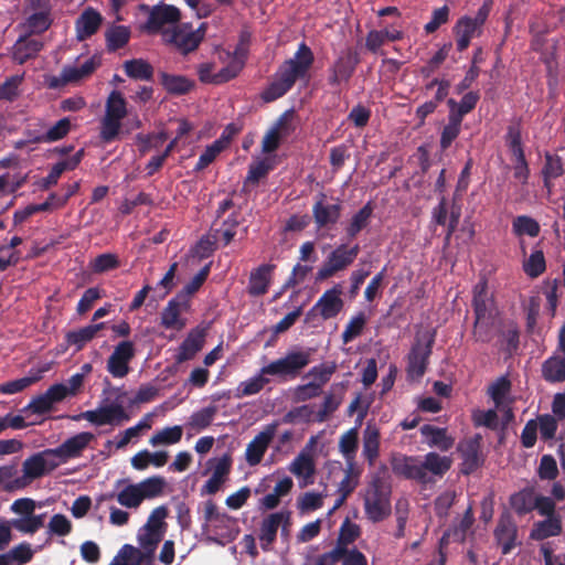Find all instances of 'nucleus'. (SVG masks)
I'll use <instances>...</instances> for the list:
<instances>
[{
  "label": "nucleus",
  "mask_w": 565,
  "mask_h": 565,
  "mask_svg": "<svg viewBox=\"0 0 565 565\" xmlns=\"http://www.w3.org/2000/svg\"><path fill=\"white\" fill-rule=\"evenodd\" d=\"M493 1L486 0L475 17L463 15L457 20L452 28L456 45L459 52L466 51L475 36H480L492 9Z\"/></svg>",
  "instance_id": "obj_2"
},
{
  "label": "nucleus",
  "mask_w": 565,
  "mask_h": 565,
  "mask_svg": "<svg viewBox=\"0 0 565 565\" xmlns=\"http://www.w3.org/2000/svg\"><path fill=\"white\" fill-rule=\"evenodd\" d=\"M119 266L120 260L118 256L113 253L100 254L90 262V269L95 274L107 273L117 269Z\"/></svg>",
  "instance_id": "obj_52"
},
{
  "label": "nucleus",
  "mask_w": 565,
  "mask_h": 565,
  "mask_svg": "<svg viewBox=\"0 0 565 565\" xmlns=\"http://www.w3.org/2000/svg\"><path fill=\"white\" fill-rule=\"evenodd\" d=\"M419 430L422 436L426 438L427 445L438 448L440 451H448L455 444V438L447 434V428L425 424Z\"/></svg>",
  "instance_id": "obj_26"
},
{
  "label": "nucleus",
  "mask_w": 565,
  "mask_h": 565,
  "mask_svg": "<svg viewBox=\"0 0 565 565\" xmlns=\"http://www.w3.org/2000/svg\"><path fill=\"white\" fill-rule=\"evenodd\" d=\"M359 63L360 57L358 52L352 49L342 51L328 70V84L332 87H337L342 83H349Z\"/></svg>",
  "instance_id": "obj_8"
},
{
  "label": "nucleus",
  "mask_w": 565,
  "mask_h": 565,
  "mask_svg": "<svg viewBox=\"0 0 565 565\" xmlns=\"http://www.w3.org/2000/svg\"><path fill=\"white\" fill-rule=\"evenodd\" d=\"M142 9L149 10L148 19L142 25V30L148 34L162 33L167 29L166 25H177L181 20V11L172 6L160 2L151 8L146 4L141 6Z\"/></svg>",
  "instance_id": "obj_6"
},
{
  "label": "nucleus",
  "mask_w": 565,
  "mask_h": 565,
  "mask_svg": "<svg viewBox=\"0 0 565 565\" xmlns=\"http://www.w3.org/2000/svg\"><path fill=\"white\" fill-rule=\"evenodd\" d=\"M105 116L122 120L127 116V102L119 90H113L105 106Z\"/></svg>",
  "instance_id": "obj_40"
},
{
  "label": "nucleus",
  "mask_w": 565,
  "mask_h": 565,
  "mask_svg": "<svg viewBox=\"0 0 565 565\" xmlns=\"http://www.w3.org/2000/svg\"><path fill=\"white\" fill-rule=\"evenodd\" d=\"M120 128L121 120L104 116V118L102 119L99 134L102 141L105 143H110L115 141L119 135Z\"/></svg>",
  "instance_id": "obj_60"
},
{
  "label": "nucleus",
  "mask_w": 565,
  "mask_h": 565,
  "mask_svg": "<svg viewBox=\"0 0 565 565\" xmlns=\"http://www.w3.org/2000/svg\"><path fill=\"white\" fill-rule=\"evenodd\" d=\"M482 437L477 434L471 438L460 441L457 446L458 452H460L462 462L460 471L465 476H469L475 472L481 465L482 458L480 456Z\"/></svg>",
  "instance_id": "obj_14"
},
{
  "label": "nucleus",
  "mask_w": 565,
  "mask_h": 565,
  "mask_svg": "<svg viewBox=\"0 0 565 565\" xmlns=\"http://www.w3.org/2000/svg\"><path fill=\"white\" fill-rule=\"evenodd\" d=\"M72 420L78 422L86 419L96 426L105 425H119L130 419L129 414L125 411L124 406L119 403H111L106 406H100L96 409L82 412L77 415L68 416Z\"/></svg>",
  "instance_id": "obj_7"
},
{
  "label": "nucleus",
  "mask_w": 565,
  "mask_h": 565,
  "mask_svg": "<svg viewBox=\"0 0 565 565\" xmlns=\"http://www.w3.org/2000/svg\"><path fill=\"white\" fill-rule=\"evenodd\" d=\"M205 335V329L200 327L192 329L179 347L175 355L177 363L192 360L203 349Z\"/></svg>",
  "instance_id": "obj_22"
},
{
  "label": "nucleus",
  "mask_w": 565,
  "mask_h": 565,
  "mask_svg": "<svg viewBox=\"0 0 565 565\" xmlns=\"http://www.w3.org/2000/svg\"><path fill=\"white\" fill-rule=\"evenodd\" d=\"M359 253L360 246L358 244L350 248L345 244L339 245L328 255L327 259L317 271L316 280H326L334 276L337 273L347 269L353 264Z\"/></svg>",
  "instance_id": "obj_5"
},
{
  "label": "nucleus",
  "mask_w": 565,
  "mask_h": 565,
  "mask_svg": "<svg viewBox=\"0 0 565 565\" xmlns=\"http://www.w3.org/2000/svg\"><path fill=\"white\" fill-rule=\"evenodd\" d=\"M277 424L267 425L246 446L245 460L249 467L259 465L276 435Z\"/></svg>",
  "instance_id": "obj_13"
},
{
  "label": "nucleus",
  "mask_w": 565,
  "mask_h": 565,
  "mask_svg": "<svg viewBox=\"0 0 565 565\" xmlns=\"http://www.w3.org/2000/svg\"><path fill=\"white\" fill-rule=\"evenodd\" d=\"M359 447V433L356 428L345 431L339 440V449L345 459L348 468L355 466V456Z\"/></svg>",
  "instance_id": "obj_34"
},
{
  "label": "nucleus",
  "mask_w": 565,
  "mask_h": 565,
  "mask_svg": "<svg viewBox=\"0 0 565 565\" xmlns=\"http://www.w3.org/2000/svg\"><path fill=\"white\" fill-rule=\"evenodd\" d=\"M116 498L117 502L128 509H137L142 503V497L140 494L137 483H129L118 493L110 492L104 493L99 497L98 501H107Z\"/></svg>",
  "instance_id": "obj_27"
},
{
  "label": "nucleus",
  "mask_w": 565,
  "mask_h": 565,
  "mask_svg": "<svg viewBox=\"0 0 565 565\" xmlns=\"http://www.w3.org/2000/svg\"><path fill=\"white\" fill-rule=\"evenodd\" d=\"M451 466L452 459L449 456H440L435 451L426 454L422 461V468L425 473H431L439 478L444 477Z\"/></svg>",
  "instance_id": "obj_32"
},
{
  "label": "nucleus",
  "mask_w": 565,
  "mask_h": 565,
  "mask_svg": "<svg viewBox=\"0 0 565 565\" xmlns=\"http://www.w3.org/2000/svg\"><path fill=\"white\" fill-rule=\"evenodd\" d=\"M324 194L320 195V199L312 206V215L317 228H327L338 223L342 206L339 203L328 204L324 203Z\"/></svg>",
  "instance_id": "obj_21"
},
{
  "label": "nucleus",
  "mask_w": 565,
  "mask_h": 565,
  "mask_svg": "<svg viewBox=\"0 0 565 565\" xmlns=\"http://www.w3.org/2000/svg\"><path fill=\"white\" fill-rule=\"evenodd\" d=\"M126 75L136 81H152L153 66L143 58H132L124 63Z\"/></svg>",
  "instance_id": "obj_35"
},
{
  "label": "nucleus",
  "mask_w": 565,
  "mask_h": 565,
  "mask_svg": "<svg viewBox=\"0 0 565 565\" xmlns=\"http://www.w3.org/2000/svg\"><path fill=\"white\" fill-rule=\"evenodd\" d=\"M451 47V43L444 44L427 62L426 65L420 67L422 76L428 78L430 77L439 66L446 61L449 54V50Z\"/></svg>",
  "instance_id": "obj_55"
},
{
  "label": "nucleus",
  "mask_w": 565,
  "mask_h": 565,
  "mask_svg": "<svg viewBox=\"0 0 565 565\" xmlns=\"http://www.w3.org/2000/svg\"><path fill=\"white\" fill-rule=\"evenodd\" d=\"M494 319L475 320L472 337L475 341L489 343L493 338Z\"/></svg>",
  "instance_id": "obj_64"
},
{
  "label": "nucleus",
  "mask_w": 565,
  "mask_h": 565,
  "mask_svg": "<svg viewBox=\"0 0 565 565\" xmlns=\"http://www.w3.org/2000/svg\"><path fill=\"white\" fill-rule=\"evenodd\" d=\"M160 84L171 95L180 96L191 92L195 83L184 75H173L166 72H161Z\"/></svg>",
  "instance_id": "obj_28"
},
{
  "label": "nucleus",
  "mask_w": 565,
  "mask_h": 565,
  "mask_svg": "<svg viewBox=\"0 0 565 565\" xmlns=\"http://www.w3.org/2000/svg\"><path fill=\"white\" fill-rule=\"evenodd\" d=\"M461 124L462 121L460 119H457L454 116H448V122L444 126L439 140L440 149L443 151H446L458 138L461 131Z\"/></svg>",
  "instance_id": "obj_47"
},
{
  "label": "nucleus",
  "mask_w": 565,
  "mask_h": 565,
  "mask_svg": "<svg viewBox=\"0 0 565 565\" xmlns=\"http://www.w3.org/2000/svg\"><path fill=\"white\" fill-rule=\"evenodd\" d=\"M360 535V526L351 522L349 519H345L340 526L335 545L342 547L343 550H347L348 546L354 543Z\"/></svg>",
  "instance_id": "obj_48"
},
{
  "label": "nucleus",
  "mask_w": 565,
  "mask_h": 565,
  "mask_svg": "<svg viewBox=\"0 0 565 565\" xmlns=\"http://www.w3.org/2000/svg\"><path fill=\"white\" fill-rule=\"evenodd\" d=\"M96 68V63L93 58L85 61L79 66H65L62 70L63 83H73L90 75Z\"/></svg>",
  "instance_id": "obj_42"
},
{
  "label": "nucleus",
  "mask_w": 565,
  "mask_h": 565,
  "mask_svg": "<svg viewBox=\"0 0 565 565\" xmlns=\"http://www.w3.org/2000/svg\"><path fill=\"white\" fill-rule=\"evenodd\" d=\"M511 390V382L507 376H500L488 388V394L494 402L495 406H500Z\"/></svg>",
  "instance_id": "obj_63"
},
{
  "label": "nucleus",
  "mask_w": 565,
  "mask_h": 565,
  "mask_svg": "<svg viewBox=\"0 0 565 565\" xmlns=\"http://www.w3.org/2000/svg\"><path fill=\"white\" fill-rule=\"evenodd\" d=\"M222 143L223 141H213L204 149L194 167L195 172L204 170L216 159L224 150Z\"/></svg>",
  "instance_id": "obj_62"
},
{
  "label": "nucleus",
  "mask_w": 565,
  "mask_h": 565,
  "mask_svg": "<svg viewBox=\"0 0 565 565\" xmlns=\"http://www.w3.org/2000/svg\"><path fill=\"white\" fill-rule=\"evenodd\" d=\"M207 463L213 471L211 478L202 487V494H215L231 473L232 457L230 454H224L220 458L210 459Z\"/></svg>",
  "instance_id": "obj_16"
},
{
  "label": "nucleus",
  "mask_w": 565,
  "mask_h": 565,
  "mask_svg": "<svg viewBox=\"0 0 565 565\" xmlns=\"http://www.w3.org/2000/svg\"><path fill=\"white\" fill-rule=\"evenodd\" d=\"M71 120L68 118L60 119L45 134L33 138L34 142H55L63 139L71 131Z\"/></svg>",
  "instance_id": "obj_44"
},
{
  "label": "nucleus",
  "mask_w": 565,
  "mask_h": 565,
  "mask_svg": "<svg viewBox=\"0 0 565 565\" xmlns=\"http://www.w3.org/2000/svg\"><path fill=\"white\" fill-rule=\"evenodd\" d=\"M341 295V285H335L331 289L326 290L311 308L310 312L318 311L323 320L335 318L344 306Z\"/></svg>",
  "instance_id": "obj_18"
},
{
  "label": "nucleus",
  "mask_w": 565,
  "mask_h": 565,
  "mask_svg": "<svg viewBox=\"0 0 565 565\" xmlns=\"http://www.w3.org/2000/svg\"><path fill=\"white\" fill-rule=\"evenodd\" d=\"M513 231L516 235L535 237L540 233V224L532 217L521 215L513 221Z\"/></svg>",
  "instance_id": "obj_58"
},
{
  "label": "nucleus",
  "mask_w": 565,
  "mask_h": 565,
  "mask_svg": "<svg viewBox=\"0 0 565 565\" xmlns=\"http://www.w3.org/2000/svg\"><path fill=\"white\" fill-rule=\"evenodd\" d=\"M105 328V322L88 324L77 330L68 331L65 334V341L68 345L75 347L76 351H81L86 343L92 341L96 334Z\"/></svg>",
  "instance_id": "obj_29"
},
{
  "label": "nucleus",
  "mask_w": 565,
  "mask_h": 565,
  "mask_svg": "<svg viewBox=\"0 0 565 565\" xmlns=\"http://www.w3.org/2000/svg\"><path fill=\"white\" fill-rule=\"evenodd\" d=\"M44 457H54V456L46 454V449H45L42 452L32 455L31 457H29L24 460L23 472H24L25 478L33 480V479H38L46 473L45 469H44Z\"/></svg>",
  "instance_id": "obj_41"
},
{
  "label": "nucleus",
  "mask_w": 565,
  "mask_h": 565,
  "mask_svg": "<svg viewBox=\"0 0 565 565\" xmlns=\"http://www.w3.org/2000/svg\"><path fill=\"white\" fill-rule=\"evenodd\" d=\"M393 472L407 480H415L422 484L431 481L430 477L423 471L422 461L415 456H396L391 461Z\"/></svg>",
  "instance_id": "obj_12"
},
{
  "label": "nucleus",
  "mask_w": 565,
  "mask_h": 565,
  "mask_svg": "<svg viewBox=\"0 0 565 565\" xmlns=\"http://www.w3.org/2000/svg\"><path fill=\"white\" fill-rule=\"evenodd\" d=\"M244 65L242 61H237L233 57L226 66L214 74V85L224 84L235 78L241 73Z\"/></svg>",
  "instance_id": "obj_61"
},
{
  "label": "nucleus",
  "mask_w": 565,
  "mask_h": 565,
  "mask_svg": "<svg viewBox=\"0 0 565 565\" xmlns=\"http://www.w3.org/2000/svg\"><path fill=\"white\" fill-rule=\"evenodd\" d=\"M310 362L311 350L289 351L285 356L263 366L253 377L241 382L236 387L235 397L242 398L258 394L270 382L268 375L277 376L282 381L295 380Z\"/></svg>",
  "instance_id": "obj_1"
},
{
  "label": "nucleus",
  "mask_w": 565,
  "mask_h": 565,
  "mask_svg": "<svg viewBox=\"0 0 565 565\" xmlns=\"http://www.w3.org/2000/svg\"><path fill=\"white\" fill-rule=\"evenodd\" d=\"M372 215L373 206L371 202H367L352 216L345 228L347 236L351 239L355 238L370 224Z\"/></svg>",
  "instance_id": "obj_36"
},
{
  "label": "nucleus",
  "mask_w": 565,
  "mask_h": 565,
  "mask_svg": "<svg viewBox=\"0 0 565 565\" xmlns=\"http://www.w3.org/2000/svg\"><path fill=\"white\" fill-rule=\"evenodd\" d=\"M166 43L173 45L182 55L194 52L201 44L200 39L192 33L190 23H179L163 31Z\"/></svg>",
  "instance_id": "obj_9"
},
{
  "label": "nucleus",
  "mask_w": 565,
  "mask_h": 565,
  "mask_svg": "<svg viewBox=\"0 0 565 565\" xmlns=\"http://www.w3.org/2000/svg\"><path fill=\"white\" fill-rule=\"evenodd\" d=\"M45 514L28 515L20 519H13L11 525L19 532L34 534L44 524Z\"/></svg>",
  "instance_id": "obj_49"
},
{
  "label": "nucleus",
  "mask_w": 565,
  "mask_h": 565,
  "mask_svg": "<svg viewBox=\"0 0 565 565\" xmlns=\"http://www.w3.org/2000/svg\"><path fill=\"white\" fill-rule=\"evenodd\" d=\"M365 323L366 317L363 312H360L356 316L352 317L348 322L344 331L342 332L343 343H349L355 338H358L362 333Z\"/></svg>",
  "instance_id": "obj_59"
},
{
  "label": "nucleus",
  "mask_w": 565,
  "mask_h": 565,
  "mask_svg": "<svg viewBox=\"0 0 565 565\" xmlns=\"http://www.w3.org/2000/svg\"><path fill=\"white\" fill-rule=\"evenodd\" d=\"M295 119V110L288 109L285 110L270 127L282 138L289 137L295 130L296 126L294 125Z\"/></svg>",
  "instance_id": "obj_57"
},
{
  "label": "nucleus",
  "mask_w": 565,
  "mask_h": 565,
  "mask_svg": "<svg viewBox=\"0 0 565 565\" xmlns=\"http://www.w3.org/2000/svg\"><path fill=\"white\" fill-rule=\"evenodd\" d=\"M289 470L297 477L311 478L315 473V463L308 455L300 454L292 460Z\"/></svg>",
  "instance_id": "obj_54"
},
{
  "label": "nucleus",
  "mask_w": 565,
  "mask_h": 565,
  "mask_svg": "<svg viewBox=\"0 0 565 565\" xmlns=\"http://www.w3.org/2000/svg\"><path fill=\"white\" fill-rule=\"evenodd\" d=\"M43 49V43L39 39L21 36L13 46V60L19 64H24L33 58Z\"/></svg>",
  "instance_id": "obj_30"
},
{
  "label": "nucleus",
  "mask_w": 565,
  "mask_h": 565,
  "mask_svg": "<svg viewBox=\"0 0 565 565\" xmlns=\"http://www.w3.org/2000/svg\"><path fill=\"white\" fill-rule=\"evenodd\" d=\"M182 435H183V429L179 425H175L172 427H166V428L157 431L154 435H152L149 443L152 446L175 445L181 440Z\"/></svg>",
  "instance_id": "obj_46"
},
{
  "label": "nucleus",
  "mask_w": 565,
  "mask_h": 565,
  "mask_svg": "<svg viewBox=\"0 0 565 565\" xmlns=\"http://www.w3.org/2000/svg\"><path fill=\"white\" fill-rule=\"evenodd\" d=\"M290 89L291 88L282 82L279 76H276L275 79L262 92L260 97L265 103H273L286 95Z\"/></svg>",
  "instance_id": "obj_56"
},
{
  "label": "nucleus",
  "mask_w": 565,
  "mask_h": 565,
  "mask_svg": "<svg viewBox=\"0 0 565 565\" xmlns=\"http://www.w3.org/2000/svg\"><path fill=\"white\" fill-rule=\"evenodd\" d=\"M315 62L311 49L301 42L294 56L286 60L278 68L275 76H279L290 88L298 79L306 78Z\"/></svg>",
  "instance_id": "obj_4"
},
{
  "label": "nucleus",
  "mask_w": 565,
  "mask_h": 565,
  "mask_svg": "<svg viewBox=\"0 0 565 565\" xmlns=\"http://www.w3.org/2000/svg\"><path fill=\"white\" fill-rule=\"evenodd\" d=\"M545 268L546 263L542 250H534L523 264L524 273L531 278L542 275Z\"/></svg>",
  "instance_id": "obj_53"
},
{
  "label": "nucleus",
  "mask_w": 565,
  "mask_h": 565,
  "mask_svg": "<svg viewBox=\"0 0 565 565\" xmlns=\"http://www.w3.org/2000/svg\"><path fill=\"white\" fill-rule=\"evenodd\" d=\"M107 50L117 51L127 45L130 39V30L125 25H114L105 33Z\"/></svg>",
  "instance_id": "obj_39"
},
{
  "label": "nucleus",
  "mask_w": 565,
  "mask_h": 565,
  "mask_svg": "<svg viewBox=\"0 0 565 565\" xmlns=\"http://www.w3.org/2000/svg\"><path fill=\"white\" fill-rule=\"evenodd\" d=\"M562 532L559 515L547 516L545 520L535 523L530 537L535 541H543L551 536H557Z\"/></svg>",
  "instance_id": "obj_33"
},
{
  "label": "nucleus",
  "mask_w": 565,
  "mask_h": 565,
  "mask_svg": "<svg viewBox=\"0 0 565 565\" xmlns=\"http://www.w3.org/2000/svg\"><path fill=\"white\" fill-rule=\"evenodd\" d=\"M503 555L509 554L516 545L518 526L509 512H503L493 532Z\"/></svg>",
  "instance_id": "obj_17"
},
{
  "label": "nucleus",
  "mask_w": 565,
  "mask_h": 565,
  "mask_svg": "<svg viewBox=\"0 0 565 565\" xmlns=\"http://www.w3.org/2000/svg\"><path fill=\"white\" fill-rule=\"evenodd\" d=\"M274 269L275 265L263 264L250 271L247 287V291L250 296L259 297L267 294Z\"/></svg>",
  "instance_id": "obj_23"
},
{
  "label": "nucleus",
  "mask_w": 565,
  "mask_h": 565,
  "mask_svg": "<svg viewBox=\"0 0 565 565\" xmlns=\"http://www.w3.org/2000/svg\"><path fill=\"white\" fill-rule=\"evenodd\" d=\"M135 356V345L131 341L119 342L107 360L106 369L113 377L122 379L128 375L129 363Z\"/></svg>",
  "instance_id": "obj_10"
},
{
  "label": "nucleus",
  "mask_w": 565,
  "mask_h": 565,
  "mask_svg": "<svg viewBox=\"0 0 565 565\" xmlns=\"http://www.w3.org/2000/svg\"><path fill=\"white\" fill-rule=\"evenodd\" d=\"M364 458L370 466H373L380 454V433L375 428L366 427L363 434Z\"/></svg>",
  "instance_id": "obj_38"
},
{
  "label": "nucleus",
  "mask_w": 565,
  "mask_h": 565,
  "mask_svg": "<svg viewBox=\"0 0 565 565\" xmlns=\"http://www.w3.org/2000/svg\"><path fill=\"white\" fill-rule=\"evenodd\" d=\"M94 439L95 435L93 433L83 431L67 438L54 449H46V454L58 457L61 462H67L70 459L81 457Z\"/></svg>",
  "instance_id": "obj_11"
},
{
  "label": "nucleus",
  "mask_w": 565,
  "mask_h": 565,
  "mask_svg": "<svg viewBox=\"0 0 565 565\" xmlns=\"http://www.w3.org/2000/svg\"><path fill=\"white\" fill-rule=\"evenodd\" d=\"M472 308L475 320H489L495 317L494 301L488 292V282L486 279H481L473 287Z\"/></svg>",
  "instance_id": "obj_19"
},
{
  "label": "nucleus",
  "mask_w": 565,
  "mask_h": 565,
  "mask_svg": "<svg viewBox=\"0 0 565 565\" xmlns=\"http://www.w3.org/2000/svg\"><path fill=\"white\" fill-rule=\"evenodd\" d=\"M216 413L215 405L206 406L190 416L189 425L196 430H203L212 424Z\"/></svg>",
  "instance_id": "obj_50"
},
{
  "label": "nucleus",
  "mask_w": 565,
  "mask_h": 565,
  "mask_svg": "<svg viewBox=\"0 0 565 565\" xmlns=\"http://www.w3.org/2000/svg\"><path fill=\"white\" fill-rule=\"evenodd\" d=\"M142 500L159 497L166 487V480L161 476H152L137 483Z\"/></svg>",
  "instance_id": "obj_45"
},
{
  "label": "nucleus",
  "mask_w": 565,
  "mask_h": 565,
  "mask_svg": "<svg viewBox=\"0 0 565 565\" xmlns=\"http://www.w3.org/2000/svg\"><path fill=\"white\" fill-rule=\"evenodd\" d=\"M436 339V330L416 333L407 356V374L412 379H422L426 372L429 356Z\"/></svg>",
  "instance_id": "obj_3"
},
{
  "label": "nucleus",
  "mask_w": 565,
  "mask_h": 565,
  "mask_svg": "<svg viewBox=\"0 0 565 565\" xmlns=\"http://www.w3.org/2000/svg\"><path fill=\"white\" fill-rule=\"evenodd\" d=\"M239 225L236 213H232L226 220L223 221L220 228L214 230L212 237L215 242L222 241L223 245H228L236 235V230Z\"/></svg>",
  "instance_id": "obj_43"
},
{
  "label": "nucleus",
  "mask_w": 565,
  "mask_h": 565,
  "mask_svg": "<svg viewBox=\"0 0 565 565\" xmlns=\"http://www.w3.org/2000/svg\"><path fill=\"white\" fill-rule=\"evenodd\" d=\"M533 489L525 488L510 497V505L519 515H525L535 508Z\"/></svg>",
  "instance_id": "obj_37"
},
{
  "label": "nucleus",
  "mask_w": 565,
  "mask_h": 565,
  "mask_svg": "<svg viewBox=\"0 0 565 565\" xmlns=\"http://www.w3.org/2000/svg\"><path fill=\"white\" fill-rule=\"evenodd\" d=\"M190 308V300L186 295H177L169 300L168 305L161 312V326L166 329L182 330L186 320L181 317V313Z\"/></svg>",
  "instance_id": "obj_15"
},
{
  "label": "nucleus",
  "mask_w": 565,
  "mask_h": 565,
  "mask_svg": "<svg viewBox=\"0 0 565 565\" xmlns=\"http://www.w3.org/2000/svg\"><path fill=\"white\" fill-rule=\"evenodd\" d=\"M364 510L372 522H381L391 513L390 501L383 497L379 489H375L364 500Z\"/></svg>",
  "instance_id": "obj_25"
},
{
  "label": "nucleus",
  "mask_w": 565,
  "mask_h": 565,
  "mask_svg": "<svg viewBox=\"0 0 565 565\" xmlns=\"http://www.w3.org/2000/svg\"><path fill=\"white\" fill-rule=\"evenodd\" d=\"M564 172L563 160L558 156L551 153L545 154V163L542 170L544 177V185L550 188V180L561 177Z\"/></svg>",
  "instance_id": "obj_51"
},
{
  "label": "nucleus",
  "mask_w": 565,
  "mask_h": 565,
  "mask_svg": "<svg viewBox=\"0 0 565 565\" xmlns=\"http://www.w3.org/2000/svg\"><path fill=\"white\" fill-rule=\"evenodd\" d=\"M289 511L275 512L267 515L260 524L258 539L264 551H269L276 541L277 531L281 523H289Z\"/></svg>",
  "instance_id": "obj_20"
},
{
  "label": "nucleus",
  "mask_w": 565,
  "mask_h": 565,
  "mask_svg": "<svg viewBox=\"0 0 565 565\" xmlns=\"http://www.w3.org/2000/svg\"><path fill=\"white\" fill-rule=\"evenodd\" d=\"M103 22L102 14L93 8H86L75 22L76 36L85 41L94 35Z\"/></svg>",
  "instance_id": "obj_24"
},
{
  "label": "nucleus",
  "mask_w": 565,
  "mask_h": 565,
  "mask_svg": "<svg viewBox=\"0 0 565 565\" xmlns=\"http://www.w3.org/2000/svg\"><path fill=\"white\" fill-rule=\"evenodd\" d=\"M542 377L548 383L565 382V356L554 354L542 363Z\"/></svg>",
  "instance_id": "obj_31"
}]
</instances>
